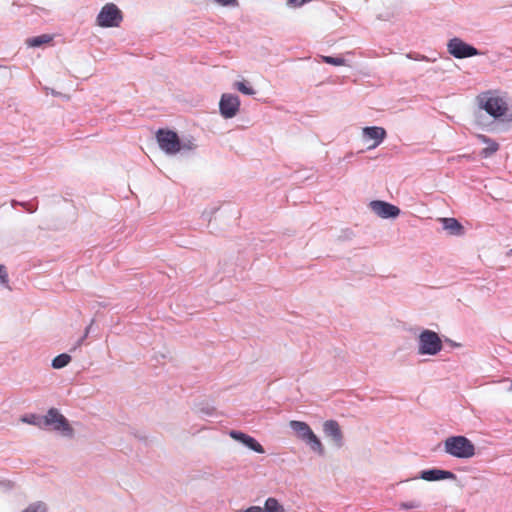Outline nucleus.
Segmentation results:
<instances>
[{"mask_svg": "<svg viewBox=\"0 0 512 512\" xmlns=\"http://www.w3.org/2000/svg\"><path fill=\"white\" fill-rule=\"evenodd\" d=\"M234 88L237 89L242 94H245V95H253V94H255V90L245 80L236 81L234 83Z\"/></svg>", "mask_w": 512, "mask_h": 512, "instance_id": "obj_21", "label": "nucleus"}, {"mask_svg": "<svg viewBox=\"0 0 512 512\" xmlns=\"http://www.w3.org/2000/svg\"><path fill=\"white\" fill-rule=\"evenodd\" d=\"M215 1L223 6L237 5V0H215Z\"/></svg>", "mask_w": 512, "mask_h": 512, "instance_id": "obj_26", "label": "nucleus"}, {"mask_svg": "<svg viewBox=\"0 0 512 512\" xmlns=\"http://www.w3.org/2000/svg\"><path fill=\"white\" fill-rule=\"evenodd\" d=\"M0 284L4 285L7 288H10L9 287V277H8L7 269L2 264H0Z\"/></svg>", "mask_w": 512, "mask_h": 512, "instance_id": "obj_23", "label": "nucleus"}, {"mask_svg": "<svg viewBox=\"0 0 512 512\" xmlns=\"http://www.w3.org/2000/svg\"><path fill=\"white\" fill-rule=\"evenodd\" d=\"M123 21L122 11L114 4H105L96 18V24L102 28L119 27Z\"/></svg>", "mask_w": 512, "mask_h": 512, "instance_id": "obj_3", "label": "nucleus"}, {"mask_svg": "<svg viewBox=\"0 0 512 512\" xmlns=\"http://www.w3.org/2000/svg\"><path fill=\"white\" fill-rule=\"evenodd\" d=\"M240 107V100L238 96L232 94H223L220 102L219 108L220 113L224 118H232L234 117Z\"/></svg>", "mask_w": 512, "mask_h": 512, "instance_id": "obj_7", "label": "nucleus"}, {"mask_svg": "<svg viewBox=\"0 0 512 512\" xmlns=\"http://www.w3.org/2000/svg\"><path fill=\"white\" fill-rule=\"evenodd\" d=\"M481 139L483 142L487 143V147H485L482 151H481V156L484 157V158H488L490 157L491 155H493L494 153H496L499 149V144L488 139L486 136H481Z\"/></svg>", "mask_w": 512, "mask_h": 512, "instance_id": "obj_18", "label": "nucleus"}, {"mask_svg": "<svg viewBox=\"0 0 512 512\" xmlns=\"http://www.w3.org/2000/svg\"><path fill=\"white\" fill-rule=\"evenodd\" d=\"M441 222L444 229L449 231L452 235H462L464 232L463 226L455 218H442Z\"/></svg>", "mask_w": 512, "mask_h": 512, "instance_id": "obj_14", "label": "nucleus"}, {"mask_svg": "<svg viewBox=\"0 0 512 512\" xmlns=\"http://www.w3.org/2000/svg\"><path fill=\"white\" fill-rule=\"evenodd\" d=\"M229 436L234 439V440H237L241 443H243L244 445H246L248 448H250L251 450L257 452V453H264V448L263 446L258 442L256 441V439H254L253 437L243 433V432H240V431H236V430H231L229 432Z\"/></svg>", "mask_w": 512, "mask_h": 512, "instance_id": "obj_10", "label": "nucleus"}, {"mask_svg": "<svg viewBox=\"0 0 512 512\" xmlns=\"http://www.w3.org/2000/svg\"><path fill=\"white\" fill-rule=\"evenodd\" d=\"M445 452L456 458L468 459L475 455L474 444L465 436H451L444 442Z\"/></svg>", "mask_w": 512, "mask_h": 512, "instance_id": "obj_2", "label": "nucleus"}, {"mask_svg": "<svg viewBox=\"0 0 512 512\" xmlns=\"http://www.w3.org/2000/svg\"><path fill=\"white\" fill-rule=\"evenodd\" d=\"M22 421L27 422V423H33L32 421H30V419H27V418H23Z\"/></svg>", "mask_w": 512, "mask_h": 512, "instance_id": "obj_29", "label": "nucleus"}, {"mask_svg": "<svg viewBox=\"0 0 512 512\" xmlns=\"http://www.w3.org/2000/svg\"><path fill=\"white\" fill-rule=\"evenodd\" d=\"M22 207H24L29 213H33L36 210V207L30 203H19Z\"/></svg>", "mask_w": 512, "mask_h": 512, "instance_id": "obj_27", "label": "nucleus"}, {"mask_svg": "<svg viewBox=\"0 0 512 512\" xmlns=\"http://www.w3.org/2000/svg\"><path fill=\"white\" fill-rule=\"evenodd\" d=\"M477 102L481 109L490 116L500 118L508 111V104L496 91H486L477 96Z\"/></svg>", "mask_w": 512, "mask_h": 512, "instance_id": "obj_1", "label": "nucleus"}, {"mask_svg": "<svg viewBox=\"0 0 512 512\" xmlns=\"http://www.w3.org/2000/svg\"><path fill=\"white\" fill-rule=\"evenodd\" d=\"M53 41V36L50 34H42L26 39V44L29 47L36 48L43 45H48Z\"/></svg>", "mask_w": 512, "mask_h": 512, "instance_id": "obj_16", "label": "nucleus"}, {"mask_svg": "<svg viewBox=\"0 0 512 512\" xmlns=\"http://www.w3.org/2000/svg\"><path fill=\"white\" fill-rule=\"evenodd\" d=\"M323 430L328 437H331L335 444L340 447L343 444V434L340 425L335 420L325 421Z\"/></svg>", "mask_w": 512, "mask_h": 512, "instance_id": "obj_11", "label": "nucleus"}, {"mask_svg": "<svg viewBox=\"0 0 512 512\" xmlns=\"http://www.w3.org/2000/svg\"><path fill=\"white\" fill-rule=\"evenodd\" d=\"M448 51L456 58H465L478 54L476 48L465 43L459 38H453L449 41Z\"/></svg>", "mask_w": 512, "mask_h": 512, "instance_id": "obj_8", "label": "nucleus"}, {"mask_svg": "<svg viewBox=\"0 0 512 512\" xmlns=\"http://www.w3.org/2000/svg\"><path fill=\"white\" fill-rule=\"evenodd\" d=\"M400 507L402 509H414V508H417L419 507V504L417 502H406V503H401L400 504Z\"/></svg>", "mask_w": 512, "mask_h": 512, "instance_id": "obj_25", "label": "nucleus"}, {"mask_svg": "<svg viewBox=\"0 0 512 512\" xmlns=\"http://www.w3.org/2000/svg\"><path fill=\"white\" fill-rule=\"evenodd\" d=\"M285 512L284 507L276 498L270 497L265 501L263 512Z\"/></svg>", "mask_w": 512, "mask_h": 512, "instance_id": "obj_19", "label": "nucleus"}, {"mask_svg": "<svg viewBox=\"0 0 512 512\" xmlns=\"http://www.w3.org/2000/svg\"><path fill=\"white\" fill-rule=\"evenodd\" d=\"M363 134L367 138L374 141L372 147L378 146L386 137V131L382 127H365L363 129Z\"/></svg>", "mask_w": 512, "mask_h": 512, "instance_id": "obj_13", "label": "nucleus"}, {"mask_svg": "<svg viewBox=\"0 0 512 512\" xmlns=\"http://www.w3.org/2000/svg\"><path fill=\"white\" fill-rule=\"evenodd\" d=\"M442 349V341L438 334L431 330H424L419 335L418 352L421 355H436Z\"/></svg>", "mask_w": 512, "mask_h": 512, "instance_id": "obj_4", "label": "nucleus"}, {"mask_svg": "<svg viewBox=\"0 0 512 512\" xmlns=\"http://www.w3.org/2000/svg\"><path fill=\"white\" fill-rule=\"evenodd\" d=\"M420 477L425 481H438L445 479H453L455 478V475L450 471L431 469L422 471Z\"/></svg>", "mask_w": 512, "mask_h": 512, "instance_id": "obj_12", "label": "nucleus"}, {"mask_svg": "<svg viewBox=\"0 0 512 512\" xmlns=\"http://www.w3.org/2000/svg\"><path fill=\"white\" fill-rule=\"evenodd\" d=\"M240 512H263V509L259 506H251Z\"/></svg>", "mask_w": 512, "mask_h": 512, "instance_id": "obj_28", "label": "nucleus"}, {"mask_svg": "<svg viewBox=\"0 0 512 512\" xmlns=\"http://www.w3.org/2000/svg\"><path fill=\"white\" fill-rule=\"evenodd\" d=\"M303 441H305L309 446L310 448L317 452L319 455H323L324 454V447L320 441V439L315 435V433L312 431L308 434V437L306 439H304Z\"/></svg>", "mask_w": 512, "mask_h": 512, "instance_id": "obj_17", "label": "nucleus"}, {"mask_svg": "<svg viewBox=\"0 0 512 512\" xmlns=\"http://www.w3.org/2000/svg\"><path fill=\"white\" fill-rule=\"evenodd\" d=\"M372 211L382 218H394L400 214V209L388 202L375 200L370 203Z\"/></svg>", "mask_w": 512, "mask_h": 512, "instance_id": "obj_9", "label": "nucleus"}, {"mask_svg": "<svg viewBox=\"0 0 512 512\" xmlns=\"http://www.w3.org/2000/svg\"><path fill=\"white\" fill-rule=\"evenodd\" d=\"M321 58L323 61H325L328 64H335V65L344 64V59H342V58H334V57H328V56H323Z\"/></svg>", "mask_w": 512, "mask_h": 512, "instance_id": "obj_24", "label": "nucleus"}, {"mask_svg": "<svg viewBox=\"0 0 512 512\" xmlns=\"http://www.w3.org/2000/svg\"><path fill=\"white\" fill-rule=\"evenodd\" d=\"M156 138L160 148L167 154H176L182 148L177 133L172 130L159 129Z\"/></svg>", "mask_w": 512, "mask_h": 512, "instance_id": "obj_5", "label": "nucleus"}, {"mask_svg": "<svg viewBox=\"0 0 512 512\" xmlns=\"http://www.w3.org/2000/svg\"><path fill=\"white\" fill-rule=\"evenodd\" d=\"M509 254H512V249L509 251Z\"/></svg>", "mask_w": 512, "mask_h": 512, "instance_id": "obj_31", "label": "nucleus"}, {"mask_svg": "<svg viewBox=\"0 0 512 512\" xmlns=\"http://www.w3.org/2000/svg\"><path fill=\"white\" fill-rule=\"evenodd\" d=\"M290 427L297 433L298 437L301 440H304L308 437V434L312 432L310 426L302 421L292 420L289 423Z\"/></svg>", "mask_w": 512, "mask_h": 512, "instance_id": "obj_15", "label": "nucleus"}, {"mask_svg": "<svg viewBox=\"0 0 512 512\" xmlns=\"http://www.w3.org/2000/svg\"><path fill=\"white\" fill-rule=\"evenodd\" d=\"M508 391H509V392H512V380H511V382H510V387H509Z\"/></svg>", "mask_w": 512, "mask_h": 512, "instance_id": "obj_30", "label": "nucleus"}, {"mask_svg": "<svg viewBox=\"0 0 512 512\" xmlns=\"http://www.w3.org/2000/svg\"><path fill=\"white\" fill-rule=\"evenodd\" d=\"M46 506L43 502H36L30 504L26 509L22 512H46Z\"/></svg>", "mask_w": 512, "mask_h": 512, "instance_id": "obj_22", "label": "nucleus"}, {"mask_svg": "<svg viewBox=\"0 0 512 512\" xmlns=\"http://www.w3.org/2000/svg\"><path fill=\"white\" fill-rule=\"evenodd\" d=\"M44 422L46 425H53L55 430L61 431L66 436L73 435V429L67 419L55 408L49 409Z\"/></svg>", "mask_w": 512, "mask_h": 512, "instance_id": "obj_6", "label": "nucleus"}, {"mask_svg": "<svg viewBox=\"0 0 512 512\" xmlns=\"http://www.w3.org/2000/svg\"><path fill=\"white\" fill-rule=\"evenodd\" d=\"M71 357L68 354H60L56 356L52 361V367L55 369H61L69 364Z\"/></svg>", "mask_w": 512, "mask_h": 512, "instance_id": "obj_20", "label": "nucleus"}]
</instances>
